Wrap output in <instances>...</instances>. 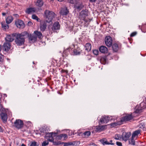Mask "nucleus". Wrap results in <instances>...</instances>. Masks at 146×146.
I'll return each instance as SVG.
<instances>
[{
  "mask_svg": "<svg viewBox=\"0 0 146 146\" xmlns=\"http://www.w3.org/2000/svg\"><path fill=\"white\" fill-rule=\"evenodd\" d=\"M13 20V18L11 16H9L6 19V23L8 24L11 23Z\"/></svg>",
  "mask_w": 146,
  "mask_h": 146,
  "instance_id": "34",
  "label": "nucleus"
},
{
  "mask_svg": "<svg viewBox=\"0 0 146 146\" xmlns=\"http://www.w3.org/2000/svg\"><path fill=\"white\" fill-rule=\"evenodd\" d=\"M39 130L40 132L41 133H45L47 132L46 131V130H47V128L46 127L44 128L43 127H41L40 129Z\"/></svg>",
  "mask_w": 146,
  "mask_h": 146,
  "instance_id": "41",
  "label": "nucleus"
},
{
  "mask_svg": "<svg viewBox=\"0 0 146 146\" xmlns=\"http://www.w3.org/2000/svg\"><path fill=\"white\" fill-rule=\"evenodd\" d=\"M137 34V32H134L132 33L130 35V36L131 37H133L135 36Z\"/></svg>",
  "mask_w": 146,
  "mask_h": 146,
  "instance_id": "51",
  "label": "nucleus"
},
{
  "mask_svg": "<svg viewBox=\"0 0 146 146\" xmlns=\"http://www.w3.org/2000/svg\"><path fill=\"white\" fill-rule=\"evenodd\" d=\"M106 126V125L96 126V127L95 128V130L96 132L101 131L105 129Z\"/></svg>",
  "mask_w": 146,
  "mask_h": 146,
  "instance_id": "24",
  "label": "nucleus"
},
{
  "mask_svg": "<svg viewBox=\"0 0 146 146\" xmlns=\"http://www.w3.org/2000/svg\"><path fill=\"white\" fill-rule=\"evenodd\" d=\"M145 125L143 123H141L139 127L141 129H143V130H145Z\"/></svg>",
  "mask_w": 146,
  "mask_h": 146,
  "instance_id": "47",
  "label": "nucleus"
},
{
  "mask_svg": "<svg viewBox=\"0 0 146 146\" xmlns=\"http://www.w3.org/2000/svg\"><path fill=\"white\" fill-rule=\"evenodd\" d=\"M23 121L20 119H16L14 121L13 126L18 129H22L23 127Z\"/></svg>",
  "mask_w": 146,
  "mask_h": 146,
  "instance_id": "6",
  "label": "nucleus"
},
{
  "mask_svg": "<svg viewBox=\"0 0 146 146\" xmlns=\"http://www.w3.org/2000/svg\"><path fill=\"white\" fill-rule=\"evenodd\" d=\"M52 132L49 133L46 132V133H45L46 135L45 136V138H51V139H54V138H52Z\"/></svg>",
  "mask_w": 146,
  "mask_h": 146,
  "instance_id": "36",
  "label": "nucleus"
},
{
  "mask_svg": "<svg viewBox=\"0 0 146 146\" xmlns=\"http://www.w3.org/2000/svg\"><path fill=\"white\" fill-rule=\"evenodd\" d=\"M32 17L33 19L36 20L37 21H38V20L39 19L37 16L35 14L33 15Z\"/></svg>",
  "mask_w": 146,
  "mask_h": 146,
  "instance_id": "48",
  "label": "nucleus"
},
{
  "mask_svg": "<svg viewBox=\"0 0 146 146\" xmlns=\"http://www.w3.org/2000/svg\"><path fill=\"white\" fill-rule=\"evenodd\" d=\"M49 141H48V139L47 141H43V142L42 143V146H46L48 145L49 144Z\"/></svg>",
  "mask_w": 146,
  "mask_h": 146,
  "instance_id": "44",
  "label": "nucleus"
},
{
  "mask_svg": "<svg viewBox=\"0 0 146 146\" xmlns=\"http://www.w3.org/2000/svg\"><path fill=\"white\" fill-rule=\"evenodd\" d=\"M0 116L1 119L3 123H5L7 122V117L6 113H1L0 114Z\"/></svg>",
  "mask_w": 146,
  "mask_h": 146,
  "instance_id": "14",
  "label": "nucleus"
},
{
  "mask_svg": "<svg viewBox=\"0 0 146 146\" xmlns=\"http://www.w3.org/2000/svg\"><path fill=\"white\" fill-rule=\"evenodd\" d=\"M105 43L106 45L109 47L111 46L112 44V40L110 36H107L105 39Z\"/></svg>",
  "mask_w": 146,
  "mask_h": 146,
  "instance_id": "9",
  "label": "nucleus"
},
{
  "mask_svg": "<svg viewBox=\"0 0 146 146\" xmlns=\"http://www.w3.org/2000/svg\"><path fill=\"white\" fill-rule=\"evenodd\" d=\"M4 131L3 128L0 126V132H3Z\"/></svg>",
  "mask_w": 146,
  "mask_h": 146,
  "instance_id": "55",
  "label": "nucleus"
},
{
  "mask_svg": "<svg viewBox=\"0 0 146 146\" xmlns=\"http://www.w3.org/2000/svg\"><path fill=\"white\" fill-rule=\"evenodd\" d=\"M55 13L52 11L46 10L44 12V17L47 23L52 22V20L54 17Z\"/></svg>",
  "mask_w": 146,
  "mask_h": 146,
  "instance_id": "2",
  "label": "nucleus"
},
{
  "mask_svg": "<svg viewBox=\"0 0 146 146\" xmlns=\"http://www.w3.org/2000/svg\"><path fill=\"white\" fill-rule=\"evenodd\" d=\"M63 137H64V139H65L67 138L68 136L66 134L63 133L57 135L56 137V139L58 140H61Z\"/></svg>",
  "mask_w": 146,
  "mask_h": 146,
  "instance_id": "32",
  "label": "nucleus"
},
{
  "mask_svg": "<svg viewBox=\"0 0 146 146\" xmlns=\"http://www.w3.org/2000/svg\"><path fill=\"white\" fill-rule=\"evenodd\" d=\"M73 7L74 9V11L75 13L76 11L79 12L84 8V5L82 2L79 0L75 5H74Z\"/></svg>",
  "mask_w": 146,
  "mask_h": 146,
  "instance_id": "4",
  "label": "nucleus"
},
{
  "mask_svg": "<svg viewBox=\"0 0 146 146\" xmlns=\"http://www.w3.org/2000/svg\"><path fill=\"white\" fill-rule=\"evenodd\" d=\"M90 134L91 132L90 131H86L84 133L82 132H80L78 134L79 136H82L84 138L88 137L90 136Z\"/></svg>",
  "mask_w": 146,
  "mask_h": 146,
  "instance_id": "17",
  "label": "nucleus"
},
{
  "mask_svg": "<svg viewBox=\"0 0 146 146\" xmlns=\"http://www.w3.org/2000/svg\"><path fill=\"white\" fill-rule=\"evenodd\" d=\"M113 138L116 140H120L122 138L121 136L120 135L117 134L115 135V136L113 137Z\"/></svg>",
  "mask_w": 146,
  "mask_h": 146,
  "instance_id": "40",
  "label": "nucleus"
},
{
  "mask_svg": "<svg viewBox=\"0 0 146 146\" xmlns=\"http://www.w3.org/2000/svg\"><path fill=\"white\" fill-rule=\"evenodd\" d=\"M0 111L1 112V113H6V111L5 109L3 108V106L1 108Z\"/></svg>",
  "mask_w": 146,
  "mask_h": 146,
  "instance_id": "50",
  "label": "nucleus"
},
{
  "mask_svg": "<svg viewBox=\"0 0 146 146\" xmlns=\"http://www.w3.org/2000/svg\"><path fill=\"white\" fill-rule=\"evenodd\" d=\"M81 51L82 50L80 47H78L74 50L72 48V52H73V54L75 55H79L81 54Z\"/></svg>",
  "mask_w": 146,
  "mask_h": 146,
  "instance_id": "18",
  "label": "nucleus"
},
{
  "mask_svg": "<svg viewBox=\"0 0 146 146\" xmlns=\"http://www.w3.org/2000/svg\"><path fill=\"white\" fill-rule=\"evenodd\" d=\"M72 48H68L64 50V53L66 55H67V54H68V52L70 53H71L72 52Z\"/></svg>",
  "mask_w": 146,
  "mask_h": 146,
  "instance_id": "37",
  "label": "nucleus"
},
{
  "mask_svg": "<svg viewBox=\"0 0 146 146\" xmlns=\"http://www.w3.org/2000/svg\"><path fill=\"white\" fill-rule=\"evenodd\" d=\"M146 108V102H143L141 103L139 106H137L135 108V112L137 113H140L143 109Z\"/></svg>",
  "mask_w": 146,
  "mask_h": 146,
  "instance_id": "5",
  "label": "nucleus"
},
{
  "mask_svg": "<svg viewBox=\"0 0 146 146\" xmlns=\"http://www.w3.org/2000/svg\"><path fill=\"white\" fill-rule=\"evenodd\" d=\"M133 118V117L131 113L130 114H126L125 116L121 118L120 120L123 124V122L129 121L132 119Z\"/></svg>",
  "mask_w": 146,
  "mask_h": 146,
  "instance_id": "7",
  "label": "nucleus"
},
{
  "mask_svg": "<svg viewBox=\"0 0 146 146\" xmlns=\"http://www.w3.org/2000/svg\"><path fill=\"white\" fill-rule=\"evenodd\" d=\"M79 0H70L69 2L72 4L75 5Z\"/></svg>",
  "mask_w": 146,
  "mask_h": 146,
  "instance_id": "46",
  "label": "nucleus"
},
{
  "mask_svg": "<svg viewBox=\"0 0 146 146\" xmlns=\"http://www.w3.org/2000/svg\"><path fill=\"white\" fill-rule=\"evenodd\" d=\"M15 34H16V33H12L11 35L6 34V36L5 38V39L6 42L10 43L15 40L16 44L18 46V44L16 41L17 38L14 36Z\"/></svg>",
  "mask_w": 146,
  "mask_h": 146,
  "instance_id": "3",
  "label": "nucleus"
},
{
  "mask_svg": "<svg viewBox=\"0 0 146 146\" xmlns=\"http://www.w3.org/2000/svg\"><path fill=\"white\" fill-rule=\"evenodd\" d=\"M46 21H42L40 22V29L41 31H44L46 29L47 27Z\"/></svg>",
  "mask_w": 146,
  "mask_h": 146,
  "instance_id": "13",
  "label": "nucleus"
},
{
  "mask_svg": "<svg viewBox=\"0 0 146 146\" xmlns=\"http://www.w3.org/2000/svg\"><path fill=\"white\" fill-rule=\"evenodd\" d=\"M82 20H84L86 23H87L88 22V20L85 19V18L84 19H83Z\"/></svg>",
  "mask_w": 146,
  "mask_h": 146,
  "instance_id": "59",
  "label": "nucleus"
},
{
  "mask_svg": "<svg viewBox=\"0 0 146 146\" xmlns=\"http://www.w3.org/2000/svg\"><path fill=\"white\" fill-rule=\"evenodd\" d=\"M17 27L20 29H23L25 27V24L23 21L21 20H19L16 23Z\"/></svg>",
  "mask_w": 146,
  "mask_h": 146,
  "instance_id": "19",
  "label": "nucleus"
},
{
  "mask_svg": "<svg viewBox=\"0 0 146 146\" xmlns=\"http://www.w3.org/2000/svg\"><path fill=\"white\" fill-rule=\"evenodd\" d=\"M1 25L2 28H3L5 30L8 29L9 28V26L8 25L4 24L2 23H1Z\"/></svg>",
  "mask_w": 146,
  "mask_h": 146,
  "instance_id": "38",
  "label": "nucleus"
},
{
  "mask_svg": "<svg viewBox=\"0 0 146 146\" xmlns=\"http://www.w3.org/2000/svg\"><path fill=\"white\" fill-rule=\"evenodd\" d=\"M21 146H26L23 143L22 144Z\"/></svg>",
  "mask_w": 146,
  "mask_h": 146,
  "instance_id": "64",
  "label": "nucleus"
},
{
  "mask_svg": "<svg viewBox=\"0 0 146 146\" xmlns=\"http://www.w3.org/2000/svg\"><path fill=\"white\" fill-rule=\"evenodd\" d=\"M29 35V33L27 31H24L21 33H16L14 36L17 38L16 41L18 44V46H21L24 44L25 39L24 37L27 36L28 37Z\"/></svg>",
  "mask_w": 146,
  "mask_h": 146,
  "instance_id": "1",
  "label": "nucleus"
},
{
  "mask_svg": "<svg viewBox=\"0 0 146 146\" xmlns=\"http://www.w3.org/2000/svg\"><path fill=\"white\" fill-rule=\"evenodd\" d=\"M116 144L118 146H122V144L121 142L117 141L116 142Z\"/></svg>",
  "mask_w": 146,
  "mask_h": 146,
  "instance_id": "53",
  "label": "nucleus"
},
{
  "mask_svg": "<svg viewBox=\"0 0 146 146\" xmlns=\"http://www.w3.org/2000/svg\"><path fill=\"white\" fill-rule=\"evenodd\" d=\"M100 142L103 145H114V143H110L107 141V139L106 138H104L103 139L100 140Z\"/></svg>",
  "mask_w": 146,
  "mask_h": 146,
  "instance_id": "23",
  "label": "nucleus"
},
{
  "mask_svg": "<svg viewBox=\"0 0 146 146\" xmlns=\"http://www.w3.org/2000/svg\"><path fill=\"white\" fill-rule=\"evenodd\" d=\"M85 47V50L89 52L91 50L92 46L90 43H88L86 44Z\"/></svg>",
  "mask_w": 146,
  "mask_h": 146,
  "instance_id": "33",
  "label": "nucleus"
},
{
  "mask_svg": "<svg viewBox=\"0 0 146 146\" xmlns=\"http://www.w3.org/2000/svg\"><path fill=\"white\" fill-rule=\"evenodd\" d=\"M93 54L95 55H98L99 52L98 50H93Z\"/></svg>",
  "mask_w": 146,
  "mask_h": 146,
  "instance_id": "49",
  "label": "nucleus"
},
{
  "mask_svg": "<svg viewBox=\"0 0 146 146\" xmlns=\"http://www.w3.org/2000/svg\"><path fill=\"white\" fill-rule=\"evenodd\" d=\"M62 144H64V146H69L70 145H77L78 142L76 141H73L68 142H62Z\"/></svg>",
  "mask_w": 146,
  "mask_h": 146,
  "instance_id": "22",
  "label": "nucleus"
},
{
  "mask_svg": "<svg viewBox=\"0 0 146 146\" xmlns=\"http://www.w3.org/2000/svg\"><path fill=\"white\" fill-rule=\"evenodd\" d=\"M111 119H110V117L108 116H102L101 118L100 119V121L99 122L101 123V124H103V123H107L108 121L110 120H111Z\"/></svg>",
  "mask_w": 146,
  "mask_h": 146,
  "instance_id": "10",
  "label": "nucleus"
},
{
  "mask_svg": "<svg viewBox=\"0 0 146 146\" xmlns=\"http://www.w3.org/2000/svg\"><path fill=\"white\" fill-rule=\"evenodd\" d=\"M29 146H38V144L36 142L33 141L31 142V143Z\"/></svg>",
  "mask_w": 146,
  "mask_h": 146,
  "instance_id": "45",
  "label": "nucleus"
},
{
  "mask_svg": "<svg viewBox=\"0 0 146 146\" xmlns=\"http://www.w3.org/2000/svg\"><path fill=\"white\" fill-rule=\"evenodd\" d=\"M60 25L58 21L55 22L53 24L52 27V30L54 32H56L57 30H59L60 29Z\"/></svg>",
  "mask_w": 146,
  "mask_h": 146,
  "instance_id": "11",
  "label": "nucleus"
},
{
  "mask_svg": "<svg viewBox=\"0 0 146 146\" xmlns=\"http://www.w3.org/2000/svg\"><path fill=\"white\" fill-rule=\"evenodd\" d=\"M112 46L113 52H117L121 47V46L118 45L116 43H114Z\"/></svg>",
  "mask_w": 146,
  "mask_h": 146,
  "instance_id": "21",
  "label": "nucleus"
},
{
  "mask_svg": "<svg viewBox=\"0 0 146 146\" xmlns=\"http://www.w3.org/2000/svg\"><path fill=\"white\" fill-rule=\"evenodd\" d=\"M134 139V137H131V140H129V144H131V145H135V141Z\"/></svg>",
  "mask_w": 146,
  "mask_h": 146,
  "instance_id": "39",
  "label": "nucleus"
},
{
  "mask_svg": "<svg viewBox=\"0 0 146 146\" xmlns=\"http://www.w3.org/2000/svg\"><path fill=\"white\" fill-rule=\"evenodd\" d=\"M1 45L0 44V52L2 50Z\"/></svg>",
  "mask_w": 146,
  "mask_h": 146,
  "instance_id": "63",
  "label": "nucleus"
},
{
  "mask_svg": "<svg viewBox=\"0 0 146 146\" xmlns=\"http://www.w3.org/2000/svg\"><path fill=\"white\" fill-rule=\"evenodd\" d=\"M131 135V133L130 132H123L121 135L122 140L125 141H127L129 139Z\"/></svg>",
  "mask_w": 146,
  "mask_h": 146,
  "instance_id": "8",
  "label": "nucleus"
},
{
  "mask_svg": "<svg viewBox=\"0 0 146 146\" xmlns=\"http://www.w3.org/2000/svg\"><path fill=\"white\" fill-rule=\"evenodd\" d=\"M34 35L36 37L37 39L38 37L39 39H41L43 37L42 33L40 32H39L38 31H35Z\"/></svg>",
  "mask_w": 146,
  "mask_h": 146,
  "instance_id": "27",
  "label": "nucleus"
},
{
  "mask_svg": "<svg viewBox=\"0 0 146 146\" xmlns=\"http://www.w3.org/2000/svg\"><path fill=\"white\" fill-rule=\"evenodd\" d=\"M28 37L30 42H35L37 40L36 37L34 35H32L31 34H29Z\"/></svg>",
  "mask_w": 146,
  "mask_h": 146,
  "instance_id": "20",
  "label": "nucleus"
},
{
  "mask_svg": "<svg viewBox=\"0 0 146 146\" xmlns=\"http://www.w3.org/2000/svg\"><path fill=\"white\" fill-rule=\"evenodd\" d=\"M62 73H65L66 74H67L68 73V71L67 70H62L61 71Z\"/></svg>",
  "mask_w": 146,
  "mask_h": 146,
  "instance_id": "54",
  "label": "nucleus"
},
{
  "mask_svg": "<svg viewBox=\"0 0 146 146\" xmlns=\"http://www.w3.org/2000/svg\"><path fill=\"white\" fill-rule=\"evenodd\" d=\"M111 54L110 53H108V54L107 55H105L106 57V58L107 61L108 60H110L111 59H112L111 56Z\"/></svg>",
  "mask_w": 146,
  "mask_h": 146,
  "instance_id": "42",
  "label": "nucleus"
},
{
  "mask_svg": "<svg viewBox=\"0 0 146 146\" xmlns=\"http://www.w3.org/2000/svg\"><path fill=\"white\" fill-rule=\"evenodd\" d=\"M0 101H1V102H2V95L0 96Z\"/></svg>",
  "mask_w": 146,
  "mask_h": 146,
  "instance_id": "61",
  "label": "nucleus"
},
{
  "mask_svg": "<svg viewBox=\"0 0 146 146\" xmlns=\"http://www.w3.org/2000/svg\"><path fill=\"white\" fill-rule=\"evenodd\" d=\"M68 10L66 7L62 8L60 12V13L61 15L63 16H66L69 13Z\"/></svg>",
  "mask_w": 146,
  "mask_h": 146,
  "instance_id": "16",
  "label": "nucleus"
},
{
  "mask_svg": "<svg viewBox=\"0 0 146 146\" xmlns=\"http://www.w3.org/2000/svg\"><path fill=\"white\" fill-rule=\"evenodd\" d=\"M52 138H54V137H56V136H57V135L58 134V133L57 132H52Z\"/></svg>",
  "mask_w": 146,
  "mask_h": 146,
  "instance_id": "52",
  "label": "nucleus"
},
{
  "mask_svg": "<svg viewBox=\"0 0 146 146\" xmlns=\"http://www.w3.org/2000/svg\"><path fill=\"white\" fill-rule=\"evenodd\" d=\"M28 25L29 26H31L33 25V23L29 21L28 22Z\"/></svg>",
  "mask_w": 146,
  "mask_h": 146,
  "instance_id": "56",
  "label": "nucleus"
},
{
  "mask_svg": "<svg viewBox=\"0 0 146 146\" xmlns=\"http://www.w3.org/2000/svg\"><path fill=\"white\" fill-rule=\"evenodd\" d=\"M11 46V43L5 41L3 45V50L5 51L8 52L10 49Z\"/></svg>",
  "mask_w": 146,
  "mask_h": 146,
  "instance_id": "12",
  "label": "nucleus"
},
{
  "mask_svg": "<svg viewBox=\"0 0 146 146\" xmlns=\"http://www.w3.org/2000/svg\"><path fill=\"white\" fill-rule=\"evenodd\" d=\"M96 0H89V1L91 3L95 2Z\"/></svg>",
  "mask_w": 146,
  "mask_h": 146,
  "instance_id": "57",
  "label": "nucleus"
},
{
  "mask_svg": "<svg viewBox=\"0 0 146 146\" xmlns=\"http://www.w3.org/2000/svg\"><path fill=\"white\" fill-rule=\"evenodd\" d=\"M13 15L15 16L16 18L18 17H19V15L17 14H15Z\"/></svg>",
  "mask_w": 146,
  "mask_h": 146,
  "instance_id": "58",
  "label": "nucleus"
},
{
  "mask_svg": "<svg viewBox=\"0 0 146 146\" xmlns=\"http://www.w3.org/2000/svg\"><path fill=\"white\" fill-rule=\"evenodd\" d=\"M100 51L102 53H105L107 52L108 51V49L106 46H100L99 48Z\"/></svg>",
  "mask_w": 146,
  "mask_h": 146,
  "instance_id": "26",
  "label": "nucleus"
},
{
  "mask_svg": "<svg viewBox=\"0 0 146 146\" xmlns=\"http://www.w3.org/2000/svg\"><path fill=\"white\" fill-rule=\"evenodd\" d=\"M80 14V15L81 17L83 19H84L88 15V11L86 9L85 10H83Z\"/></svg>",
  "mask_w": 146,
  "mask_h": 146,
  "instance_id": "15",
  "label": "nucleus"
},
{
  "mask_svg": "<svg viewBox=\"0 0 146 146\" xmlns=\"http://www.w3.org/2000/svg\"><path fill=\"white\" fill-rule=\"evenodd\" d=\"M141 132L140 130H138L134 131L132 134V137L134 138L136 136H138L140 133Z\"/></svg>",
  "mask_w": 146,
  "mask_h": 146,
  "instance_id": "35",
  "label": "nucleus"
},
{
  "mask_svg": "<svg viewBox=\"0 0 146 146\" xmlns=\"http://www.w3.org/2000/svg\"><path fill=\"white\" fill-rule=\"evenodd\" d=\"M3 97L4 98V99L5 98V97H7V95L6 94H3Z\"/></svg>",
  "mask_w": 146,
  "mask_h": 146,
  "instance_id": "60",
  "label": "nucleus"
},
{
  "mask_svg": "<svg viewBox=\"0 0 146 146\" xmlns=\"http://www.w3.org/2000/svg\"><path fill=\"white\" fill-rule=\"evenodd\" d=\"M4 56L1 54H0V64H3L4 60Z\"/></svg>",
  "mask_w": 146,
  "mask_h": 146,
  "instance_id": "43",
  "label": "nucleus"
},
{
  "mask_svg": "<svg viewBox=\"0 0 146 146\" xmlns=\"http://www.w3.org/2000/svg\"><path fill=\"white\" fill-rule=\"evenodd\" d=\"M100 62L103 64H105L108 62L106 55L102 56L101 57L100 59Z\"/></svg>",
  "mask_w": 146,
  "mask_h": 146,
  "instance_id": "29",
  "label": "nucleus"
},
{
  "mask_svg": "<svg viewBox=\"0 0 146 146\" xmlns=\"http://www.w3.org/2000/svg\"><path fill=\"white\" fill-rule=\"evenodd\" d=\"M54 138L52 139H48V141H49L52 142L53 144L55 145H60L62 144V142L60 141H54Z\"/></svg>",
  "mask_w": 146,
  "mask_h": 146,
  "instance_id": "28",
  "label": "nucleus"
},
{
  "mask_svg": "<svg viewBox=\"0 0 146 146\" xmlns=\"http://www.w3.org/2000/svg\"><path fill=\"white\" fill-rule=\"evenodd\" d=\"M122 124V123L121 122V120H120L119 121L111 123L110 125L111 126V127H114L117 125H120Z\"/></svg>",
  "mask_w": 146,
  "mask_h": 146,
  "instance_id": "31",
  "label": "nucleus"
},
{
  "mask_svg": "<svg viewBox=\"0 0 146 146\" xmlns=\"http://www.w3.org/2000/svg\"><path fill=\"white\" fill-rule=\"evenodd\" d=\"M6 14L5 13H2V15L3 16H5L6 15Z\"/></svg>",
  "mask_w": 146,
  "mask_h": 146,
  "instance_id": "62",
  "label": "nucleus"
},
{
  "mask_svg": "<svg viewBox=\"0 0 146 146\" xmlns=\"http://www.w3.org/2000/svg\"><path fill=\"white\" fill-rule=\"evenodd\" d=\"M44 4V2L42 0H37L35 3V5L36 6L40 7H41Z\"/></svg>",
  "mask_w": 146,
  "mask_h": 146,
  "instance_id": "30",
  "label": "nucleus"
},
{
  "mask_svg": "<svg viewBox=\"0 0 146 146\" xmlns=\"http://www.w3.org/2000/svg\"><path fill=\"white\" fill-rule=\"evenodd\" d=\"M36 11V9L35 7H30L27 9L25 12L28 14H30L31 13L35 12Z\"/></svg>",
  "mask_w": 146,
  "mask_h": 146,
  "instance_id": "25",
  "label": "nucleus"
}]
</instances>
